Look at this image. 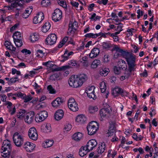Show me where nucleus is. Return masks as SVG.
<instances>
[{"mask_svg":"<svg viewBox=\"0 0 158 158\" xmlns=\"http://www.w3.org/2000/svg\"><path fill=\"white\" fill-rule=\"evenodd\" d=\"M123 57L126 60L130 71H134L136 67L135 63L137 56L134 54L127 52Z\"/></svg>","mask_w":158,"mask_h":158,"instance_id":"1","label":"nucleus"},{"mask_svg":"<svg viewBox=\"0 0 158 158\" xmlns=\"http://www.w3.org/2000/svg\"><path fill=\"white\" fill-rule=\"evenodd\" d=\"M99 128V124L95 121L90 122L87 126L88 134L93 135L96 133Z\"/></svg>","mask_w":158,"mask_h":158,"instance_id":"2","label":"nucleus"},{"mask_svg":"<svg viewBox=\"0 0 158 158\" xmlns=\"http://www.w3.org/2000/svg\"><path fill=\"white\" fill-rule=\"evenodd\" d=\"M111 109L110 107L102 109L100 111V120L102 121L109 118L111 116Z\"/></svg>","mask_w":158,"mask_h":158,"instance_id":"3","label":"nucleus"},{"mask_svg":"<svg viewBox=\"0 0 158 158\" xmlns=\"http://www.w3.org/2000/svg\"><path fill=\"white\" fill-rule=\"evenodd\" d=\"M79 76L78 75H73L69 78V84L70 86L74 88H77L79 86Z\"/></svg>","mask_w":158,"mask_h":158,"instance_id":"4","label":"nucleus"},{"mask_svg":"<svg viewBox=\"0 0 158 158\" xmlns=\"http://www.w3.org/2000/svg\"><path fill=\"white\" fill-rule=\"evenodd\" d=\"M13 138L15 144L18 147H20L23 143L24 139L23 136L18 132L14 133Z\"/></svg>","mask_w":158,"mask_h":158,"instance_id":"5","label":"nucleus"},{"mask_svg":"<svg viewBox=\"0 0 158 158\" xmlns=\"http://www.w3.org/2000/svg\"><path fill=\"white\" fill-rule=\"evenodd\" d=\"M95 87L94 86H89L86 88L85 92L87 94V96L90 98L95 100L97 98L95 95L94 89Z\"/></svg>","mask_w":158,"mask_h":158,"instance_id":"6","label":"nucleus"},{"mask_svg":"<svg viewBox=\"0 0 158 158\" xmlns=\"http://www.w3.org/2000/svg\"><path fill=\"white\" fill-rule=\"evenodd\" d=\"M48 112L45 111L43 110L40 111L36 115L35 120L37 122H41L45 120L48 117Z\"/></svg>","mask_w":158,"mask_h":158,"instance_id":"7","label":"nucleus"},{"mask_svg":"<svg viewBox=\"0 0 158 158\" xmlns=\"http://www.w3.org/2000/svg\"><path fill=\"white\" fill-rule=\"evenodd\" d=\"M78 23L74 21L73 23L70 22L69 24V29L67 31L68 34L70 35H73L78 27Z\"/></svg>","mask_w":158,"mask_h":158,"instance_id":"8","label":"nucleus"},{"mask_svg":"<svg viewBox=\"0 0 158 158\" xmlns=\"http://www.w3.org/2000/svg\"><path fill=\"white\" fill-rule=\"evenodd\" d=\"M97 145V141L94 139L89 140L87 142L86 145L84 146L86 150H87L88 152L92 150L96 147Z\"/></svg>","mask_w":158,"mask_h":158,"instance_id":"9","label":"nucleus"},{"mask_svg":"<svg viewBox=\"0 0 158 158\" xmlns=\"http://www.w3.org/2000/svg\"><path fill=\"white\" fill-rule=\"evenodd\" d=\"M62 18V13L59 9H56L52 15V19L55 22L59 21Z\"/></svg>","mask_w":158,"mask_h":158,"instance_id":"10","label":"nucleus"},{"mask_svg":"<svg viewBox=\"0 0 158 158\" xmlns=\"http://www.w3.org/2000/svg\"><path fill=\"white\" fill-rule=\"evenodd\" d=\"M56 35L55 34H51L47 37L45 42L46 44L51 45L56 43Z\"/></svg>","mask_w":158,"mask_h":158,"instance_id":"11","label":"nucleus"},{"mask_svg":"<svg viewBox=\"0 0 158 158\" xmlns=\"http://www.w3.org/2000/svg\"><path fill=\"white\" fill-rule=\"evenodd\" d=\"M29 138L34 140H36L38 138V134L35 128L34 127L31 128L28 131Z\"/></svg>","mask_w":158,"mask_h":158,"instance_id":"12","label":"nucleus"},{"mask_svg":"<svg viewBox=\"0 0 158 158\" xmlns=\"http://www.w3.org/2000/svg\"><path fill=\"white\" fill-rule=\"evenodd\" d=\"M35 116L34 112L31 111L27 113L25 116V121L28 124H31L33 121Z\"/></svg>","mask_w":158,"mask_h":158,"instance_id":"13","label":"nucleus"},{"mask_svg":"<svg viewBox=\"0 0 158 158\" xmlns=\"http://www.w3.org/2000/svg\"><path fill=\"white\" fill-rule=\"evenodd\" d=\"M44 19V14L42 12H40L33 19V23L35 24L40 23Z\"/></svg>","mask_w":158,"mask_h":158,"instance_id":"14","label":"nucleus"},{"mask_svg":"<svg viewBox=\"0 0 158 158\" xmlns=\"http://www.w3.org/2000/svg\"><path fill=\"white\" fill-rule=\"evenodd\" d=\"M2 149V150L11 151V146L10 142L8 140H5L3 142Z\"/></svg>","mask_w":158,"mask_h":158,"instance_id":"15","label":"nucleus"},{"mask_svg":"<svg viewBox=\"0 0 158 158\" xmlns=\"http://www.w3.org/2000/svg\"><path fill=\"white\" fill-rule=\"evenodd\" d=\"M35 146L33 143L27 142L24 143L23 147L27 152H31L34 149Z\"/></svg>","mask_w":158,"mask_h":158,"instance_id":"16","label":"nucleus"},{"mask_svg":"<svg viewBox=\"0 0 158 158\" xmlns=\"http://www.w3.org/2000/svg\"><path fill=\"white\" fill-rule=\"evenodd\" d=\"M53 65L52 68L50 69L52 70V71L54 72L56 71H59L61 70H65L66 69H69L70 68L69 65H65L61 66L60 67H58L55 64H53Z\"/></svg>","mask_w":158,"mask_h":158,"instance_id":"17","label":"nucleus"},{"mask_svg":"<svg viewBox=\"0 0 158 158\" xmlns=\"http://www.w3.org/2000/svg\"><path fill=\"white\" fill-rule=\"evenodd\" d=\"M63 102V101L62 98L58 97L52 102V104L54 107L57 108L62 104Z\"/></svg>","mask_w":158,"mask_h":158,"instance_id":"18","label":"nucleus"},{"mask_svg":"<svg viewBox=\"0 0 158 158\" xmlns=\"http://www.w3.org/2000/svg\"><path fill=\"white\" fill-rule=\"evenodd\" d=\"M100 53L99 49L97 48H94L91 51V52L89 54V57L93 58L97 57Z\"/></svg>","mask_w":158,"mask_h":158,"instance_id":"19","label":"nucleus"},{"mask_svg":"<svg viewBox=\"0 0 158 158\" xmlns=\"http://www.w3.org/2000/svg\"><path fill=\"white\" fill-rule=\"evenodd\" d=\"M107 134L108 137L110 138L111 142H115L118 141L119 139L116 136L115 133L109 131Z\"/></svg>","mask_w":158,"mask_h":158,"instance_id":"20","label":"nucleus"},{"mask_svg":"<svg viewBox=\"0 0 158 158\" xmlns=\"http://www.w3.org/2000/svg\"><path fill=\"white\" fill-rule=\"evenodd\" d=\"M64 115V113L63 110H59L55 113L54 117L56 120H59L63 117Z\"/></svg>","mask_w":158,"mask_h":158,"instance_id":"21","label":"nucleus"},{"mask_svg":"<svg viewBox=\"0 0 158 158\" xmlns=\"http://www.w3.org/2000/svg\"><path fill=\"white\" fill-rule=\"evenodd\" d=\"M106 149V144L104 143H101L98 145L97 149L98 152V154H101L105 151Z\"/></svg>","mask_w":158,"mask_h":158,"instance_id":"22","label":"nucleus"},{"mask_svg":"<svg viewBox=\"0 0 158 158\" xmlns=\"http://www.w3.org/2000/svg\"><path fill=\"white\" fill-rule=\"evenodd\" d=\"M39 38V36L37 33H32L30 36V39L31 41L34 43L37 41Z\"/></svg>","mask_w":158,"mask_h":158,"instance_id":"23","label":"nucleus"},{"mask_svg":"<svg viewBox=\"0 0 158 158\" xmlns=\"http://www.w3.org/2000/svg\"><path fill=\"white\" fill-rule=\"evenodd\" d=\"M122 91V89L118 87H115L113 89L112 94L114 96L116 97L121 94Z\"/></svg>","mask_w":158,"mask_h":158,"instance_id":"24","label":"nucleus"},{"mask_svg":"<svg viewBox=\"0 0 158 158\" xmlns=\"http://www.w3.org/2000/svg\"><path fill=\"white\" fill-rule=\"evenodd\" d=\"M51 27V24L49 22L45 23L42 28V31L43 32L46 33L49 30Z\"/></svg>","mask_w":158,"mask_h":158,"instance_id":"25","label":"nucleus"},{"mask_svg":"<svg viewBox=\"0 0 158 158\" xmlns=\"http://www.w3.org/2000/svg\"><path fill=\"white\" fill-rule=\"evenodd\" d=\"M100 64L101 62L99 60H95L91 64V67L93 69L96 68Z\"/></svg>","mask_w":158,"mask_h":158,"instance_id":"26","label":"nucleus"},{"mask_svg":"<svg viewBox=\"0 0 158 158\" xmlns=\"http://www.w3.org/2000/svg\"><path fill=\"white\" fill-rule=\"evenodd\" d=\"M110 72L109 69L107 68H103L100 70V74L104 76H106Z\"/></svg>","mask_w":158,"mask_h":158,"instance_id":"27","label":"nucleus"},{"mask_svg":"<svg viewBox=\"0 0 158 158\" xmlns=\"http://www.w3.org/2000/svg\"><path fill=\"white\" fill-rule=\"evenodd\" d=\"M99 87L102 93H104L106 91V87L104 81H103L100 83Z\"/></svg>","mask_w":158,"mask_h":158,"instance_id":"28","label":"nucleus"},{"mask_svg":"<svg viewBox=\"0 0 158 158\" xmlns=\"http://www.w3.org/2000/svg\"><path fill=\"white\" fill-rule=\"evenodd\" d=\"M70 110L73 111H76L78 110V105L77 104L76 102L73 103L72 105H70L68 106Z\"/></svg>","mask_w":158,"mask_h":158,"instance_id":"29","label":"nucleus"},{"mask_svg":"<svg viewBox=\"0 0 158 158\" xmlns=\"http://www.w3.org/2000/svg\"><path fill=\"white\" fill-rule=\"evenodd\" d=\"M88 152L87 150H86L84 146H82L80 149V156L81 157L84 156Z\"/></svg>","mask_w":158,"mask_h":158,"instance_id":"30","label":"nucleus"},{"mask_svg":"<svg viewBox=\"0 0 158 158\" xmlns=\"http://www.w3.org/2000/svg\"><path fill=\"white\" fill-rule=\"evenodd\" d=\"M10 152L7 150H3V152H1V156L4 158H9Z\"/></svg>","mask_w":158,"mask_h":158,"instance_id":"31","label":"nucleus"},{"mask_svg":"<svg viewBox=\"0 0 158 158\" xmlns=\"http://www.w3.org/2000/svg\"><path fill=\"white\" fill-rule=\"evenodd\" d=\"M43 127L44 129L43 132H44L48 133L51 131V125L49 123H47L45 125H44Z\"/></svg>","mask_w":158,"mask_h":158,"instance_id":"32","label":"nucleus"},{"mask_svg":"<svg viewBox=\"0 0 158 158\" xmlns=\"http://www.w3.org/2000/svg\"><path fill=\"white\" fill-rule=\"evenodd\" d=\"M89 111L90 113H93L98 111V109L96 106H90L88 108Z\"/></svg>","mask_w":158,"mask_h":158,"instance_id":"33","label":"nucleus"},{"mask_svg":"<svg viewBox=\"0 0 158 158\" xmlns=\"http://www.w3.org/2000/svg\"><path fill=\"white\" fill-rule=\"evenodd\" d=\"M13 36L14 40H18L19 39H22L21 34L20 32L18 31L15 32L14 33Z\"/></svg>","mask_w":158,"mask_h":158,"instance_id":"34","label":"nucleus"},{"mask_svg":"<svg viewBox=\"0 0 158 158\" xmlns=\"http://www.w3.org/2000/svg\"><path fill=\"white\" fill-rule=\"evenodd\" d=\"M86 78V76L85 74H82L80 75V86L85 81Z\"/></svg>","mask_w":158,"mask_h":158,"instance_id":"35","label":"nucleus"},{"mask_svg":"<svg viewBox=\"0 0 158 158\" xmlns=\"http://www.w3.org/2000/svg\"><path fill=\"white\" fill-rule=\"evenodd\" d=\"M86 121V118L84 115L83 114L80 115V124L85 123Z\"/></svg>","mask_w":158,"mask_h":158,"instance_id":"36","label":"nucleus"},{"mask_svg":"<svg viewBox=\"0 0 158 158\" xmlns=\"http://www.w3.org/2000/svg\"><path fill=\"white\" fill-rule=\"evenodd\" d=\"M25 112V110H20L19 112V113L17 114L18 118L20 119H22L24 116V113Z\"/></svg>","mask_w":158,"mask_h":158,"instance_id":"37","label":"nucleus"},{"mask_svg":"<svg viewBox=\"0 0 158 158\" xmlns=\"http://www.w3.org/2000/svg\"><path fill=\"white\" fill-rule=\"evenodd\" d=\"M14 43L17 47H21L23 45V43L21 39H18V40H14Z\"/></svg>","mask_w":158,"mask_h":158,"instance_id":"38","label":"nucleus"},{"mask_svg":"<svg viewBox=\"0 0 158 158\" xmlns=\"http://www.w3.org/2000/svg\"><path fill=\"white\" fill-rule=\"evenodd\" d=\"M114 50L116 51V52H119L123 56L127 52L124 51L118 47H114Z\"/></svg>","mask_w":158,"mask_h":158,"instance_id":"39","label":"nucleus"},{"mask_svg":"<svg viewBox=\"0 0 158 158\" xmlns=\"http://www.w3.org/2000/svg\"><path fill=\"white\" fill-rule=\"evenodd\" d=\"M87 59V57L86 56H84L82 58V61H81V63L85 67H87L88 65Z\"/></svg>","mask_w":158,"mask_h":158,"instance_id":"40","label":"nucleus"},{"mask_svg":"<svg viewBox=\"0 0 158 158\" xmlns=\"http://www.w3.org/2000/svg\"><path fill=\"white\" fill-rule=\"evenodd\" d=\"M24 97L23 98V99L24 100V102H28L30 101L33 98V97H31L30 94L29 95H26L25 94Z\"/></svg>","mask_w":158,"mask_h":158,"instance_id":"41","label":"nucleus"},{"mask_svg":"<svg viewBox=\"0 0 158 158\" xmlns=\"http://www.w3.org/2000/svg\"><path fill=\"white\" fill-rule=\"evenodd\" d=\"M58 4L60 6L64 8H66L67 6L66 3L64 0H58L57 1Z\"/></svg>","mask_w":158,"mask_h":158,"instance_id":"42","label":"nucleus"},{"mask_svg":"<svg viewBox=\"0 0 158 158\" xmlns=\"http://www.w3.org/2000/svg\"><path fill=\"white\" fill-rule=\"evenodd\" d=\"M60 76V73H55L50 76V80L55 81Z\"/></svg>","mask_w":158,"mask_h":158,"instance_id":"43","label":"nucleus"},{"mask_svg":"<svg viewBox=\"0 0 158 158\" xmlns=\"http://www.w3.org/2000/svg\"><path fill=\"white\" fill-rule=\"evenodd\" d=\"M50 4V2L49 0H43L41 2V5L42 6L46 7Z\"/></svg>","mask_w":158,"mask_h":158,"instance_id":"44","label":"nucleus"},{"mask_svg":"<svg viewBox=\"0 0 158 158\" xmlns=\"http://www.w3.org/2000/svg\"><path fill=\"white\" fill-rule=\"evenodd\" d=\"M52 62V61H48V62H43V64L44 65H45L47 67L49 68H52V67L54 66L53 64H52L51 62Z\"/></svg>","mask_w":158,"mask_h":158,"instance_id":"45","label":"nucleus"},{"mask_svg":"<svg viewBox=\"0 0 158 158\" xmlns=\"http://www.w3.org/2000/svg\"><path fill=\"white\" fill-rule=\"evenodd\" d=\"M127 31L128 32L127 35L128 36H132L133 35V33H134L136 31V30L133 28H131L128 29Z\"/></svg>","mask_w":158,"mask_h":158,"instance_id":"46","label":"nucleus"},{"mask_svg":"<svg viewBox=\"0 0 158 158\" xmlns=\"http://www.w3.org/2000/svg\"><path fill=\"white\" fill-rule=\"evenodd\" d=\"M97 34H93L92 33H87L85 35L86 37L92 38H96L97 37Z\"/></svg>","mask_w":158,"mask_h":158,"instance_id":"47","label":"nucleus"},{"mask_svg":"<svg viewBox=\"0 0 158 158\" xmlns=\"http://www.w3.org/2000/svg\"><path fill=\"white\" fill-rule=\"evenodd\" d=\"M53 140H48L45 142L46 147L45 148H49L51 147L53 144Z\"/></svg>","mask_w":158,"mask_h":158,"instance_id":"48","label":"nucleus"},{"mask_svg":"<svg viewBox=\"0 0 158 158\" xmlns=\"http://www.w3.org/2000/svg\"><path fill=\"white\" fill-rule=\"evenodd\" d=\"M17 7V1H15L13 3H12L10 6H7L9 10H12L13 8Z\"/></svg>","mask_w":158,"mask_h":158,"instance_id":"49","label":"nucleus"},{"mask_svg":"<svg viewBox=\"0 0 158 158\" xmlns=\"http://www.w3.org/2000/svg\"><path fill=\"white\" fill-rule=\"evenodd\" d=\"M72 127V125L69 123H66L64 128V129L66 131H69L71 129Z\"/></svg>","mask_w":158,"mask_h":158,"instance_id":"50","label":"nucleus"},{"mask_svg":"<svg viewBox=\"0 0 158 158\" xmlns=\"http://www.w3.org/2000/svg\"><path fill=\"white\" fill-rule=\"evenodd\" d=\"M78 133L79 132H77L74 134L72 136V139L76 141H79Z\"/></svg>","mask_w":158,"mask_h":158,"instance_id":"51","label":"nucleus"},{"mask_svg":"<svg viewBox=\"0 0 158 158\" xmlns=\"http://www.w3.org/2000/svg\"><path fill=\"white\" fill-rule=\"evenodd\" d=\"M43 51H42L40 50H38L36 51L35 55L36 56L42 57L43 56Z\"/></svg>","mask_w":158,"mask_h":158,"instance_id":"52","label":"nucleus"},{"mask_svg":"<svg viewBox=\"0 0 158 158\" xmlns=\"http://www.w3.org/2000/svg\"><path fill=\"white\" fill-rule=\"evenodd\" d=\"M111 16L113 18V20L115 21L116 22H120V19H119L116 15L114 13L111 14Z\"/></svg>","mask_w":158,"mask_h":158,"instance_id":"53","label":"nucleus"},{"mask_svg":"<svg viewBox=\"0 0 158 158\" xmlns=\"http://www.w3.org/2000/svg\"><path fill=\"white\" fill-rule=\"evenodd\" d=\"M47 89L49 91L50 93L54 94L56 92L54 89L53 88L51 85H49L48 86Z\"/></svg>","mask_w":158,"mask_h":158,"instance_id":"54","label":"nucleus"},{"mask_svg":"<svg viewBox=\"0 0 158 158\" xmlns=\"http://www.w3.org/2000/svg\"><path fill=\"white\" fill-rule=\"evenodd\" d=\"M61 58L62 59L61 60V61L62 62H64L69 58L68 56L66 55V53L65 52L63 55L61 56Z\"/></svg>","mask_w":158,"mask_h":158,"instance_id":"55","label":"nucleus"},{"mask_svg":"<svg viewBox=\"0 0 158 158\" xmlns=\"http://www.w3.org/2000/svg\"><path fill=\"white\" fill-rule=\"evenodd\" d=\"M110 60L109 55H105L103 57V62L104 63H107Z\"/></svg>","mask_w":158,"mask_h":158,"instance_id":"56","label":"nucleus"},{"mask_svg":"<svg viewBox=\"0 0 158 158\" xmlns=\"http://www.w3.org/2000/svg\"><path fill=\"white\" fill-rule=\"evenodd\" d=\"M121 69L119 67L115 66L114 68V71L115 74H118L120 73Z\"/></svg>","mask_w":158,"mask_h":158,"instance_id":"57","label":"nucleus"},{"mask_svg":"<svg viewBox=\"0 0 158 158\" xmlns=\"http://www.w3.org/2000/svg\"><path fill=\"white\" fill-rule=\"evenodd\" d=\"M6 103L5 105H8L7 106V108L9 109V111H11V109L10 107L12 105V104L11 102L8 101H6Z\"/></svg>","mask_w":158,"mask_h":158,"instance_id":"58","label":"nucleus"},{"mask_svg":"<svg viewBox=\"0 0 158 158\" xmlns=\"http://www.w3.org/2000/svg\"><path fill=\"white\" fill-rule=\"evenodd\" d=\"M100 17L98 16H96L95 14H93L90 18V19L93 20H96L98 19H99Z\"/></svg>","mask_w":158,"mask_h":158,"instance_id":"59","label":"nucleus"},{"mask_svg":"<svg viewBox=\"0 0 158 158\" xmlns=\"http://www.w3.org/2000/svg\"><path fill=\"white\" fill-rule=\"evenodd\" d=\"M123 27V26L122 24L121 23H119L118 24V26L117 27L115 30L116 31H119L121 32L123 30V29H122Z\"/></svg>","mask_w":158,"mask_h":158,"instance_id":"60","label":"nucleus"},{"mask_svg":"<svg viewBox=\"0 0 158 158\" xmlns=\"http://www.w3.org/2000/svg\"><path fill=\"white\" fill-rule=\"evenodd\" d=\"M25 94L22 93L21 92H19L17 94H15V96H17L19 98H20L23 99V98L24 97Z\"/></svg>","mask_w":158,"mask_h":158,"instance_id":"61","label":"nucleus"},{"mask_svg":"<svg viewBox=\"0 0 158 158\" xmlns=\"http://www.w3.org/2000/svg\"><path fill=\"white\" fill-rule=\"evenodd\" d=\"M68 64L73 66H75L77 65L76 61L74 60H72L69 62Z\"/></svg>","mask_w":158,"mask_h":158,"instance_id":"62","label":"nucleus"},{"mask_svg":"<svg viewBox=\"0 0 158 158\" xmlns=\"http://www.w3.org/2000/svg\"><path fill=\"white\" fill-rule=\"evenodd\" d=\"M137 13L138 14L137 17L138 19L139 18L140 16L143 15V12L142 11H141L140 9L137 10Z\"/></svg>","mask_w":158,"mask_h":158,"instance_id":"63","label":"nucleus"},{"mask_svg":"<svg viewBox=\"0 0 158 158\" xmlns=\"http://www.w3.org/2000/svg\"><path fill=\"white\" fill-rule=\"evenodd\" d=\"M5 45L6 46V48L8 49H10V46H11V42H9L8 41H6L4 43Z\"/></svg>","mask_w":158,"mask_h":158,"instance_id":"64","label":"nucleus"}]
</instances>
